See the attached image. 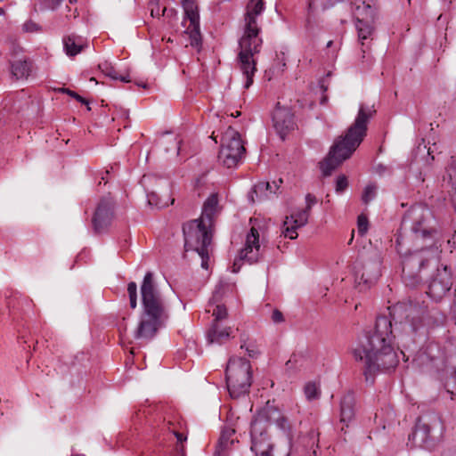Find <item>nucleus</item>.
<instances>
[{"mask_svg":"<svg viewBox=\"0 0 456 456\" xmlns=\"http://www.w3.org/2000/svg\"><path fill=\"white\" fill-rule=\"evenodd\" d=\"M388 315L376 317L373 330L367 334L365 341L354 350L356 361L363 363L365 381L372 383L379 371L394 369L398 363L393 347L397 338L403 347L416 342L419 334H424L427 327L443 325L445 315L437 306L416 308L398 303L387 308Z\"/></svg>","mask_w":456,"mask_h":456,"instance_id":"f257e3e1","label":"nucleus"},{"mask_svg":"<svg viewBox=\"0 0 456 456\" xmlns=\"http://www.w3.org/2000/svg\"><path fill=\"white\" fill-rule=\"evenodd\" d=\"M264 11L263 0H250L246 5L244 14V33L240 38V52L238 54L239 67L242 76L246 77L244 88H250L253 84L254 74L256 72V61L255 55L262 47L263 40L259 37L260 28L256 18Z\"/></svg>","mask_w":456,"mask_h":456,"instance_id":"f03ea898","label":"nucleus"},{"mask_svg":"<svg viewBox=\"0 0 456 456\" xmlns=\"http://www.w3.org/2000/svg\"><path fill=\"white\" fill-rule=\"evenodd\" d=\"M142 312L135 331V338L150 339L155 336L167 318V303L153 279L147 272L140 286Z\"/></svg>","mask_w":456,"mask_h":456,"instance_id":"7ed1b4c3","label":"nucleus"},{"mask_svg":"<svg viewBox=\"0 0 456 456\" xmlns=\"http://www.w3.org/2000/svg\"><path fill=\"white\" fill-rule=\"evenodd\" d=\"M373 106L360 105L354 123L332 146L328 157L320 163L324 175H330L346 159H349L364 140L368 122L375 114Z\"/></svg>","mask_w":456,"mask_h":456,"instance_id":"20e7f679","label":"nucleus"},{"mask_svg":"<svg viewBox=\"0 0 456 456\" xmlns=\"http://www.w3.org/2000/svg\"><path fill=\"white\" fill-rule=\"evenodd\" d=\"M271 422L284 428L287 419L281 415L276 407L267 403L251 421V452L255 456H273V444L267 433V424ZM283 456H288V453Z\"/></svg>","mask_w":456,"mask_h":456,"instance_id":"39448f33","label":"nucleus"},{"mask_svg":"<svg viewBox=\"0 0 456 456\" xmlns=\"http://www.w3.org/2000/svg\"><path fill=\"white\" fill-rule=\"evenodd\" d=\"M444 432L441 416L436 412H428L419 417L409 440L417 447L432 451L443 440Z\"/></svg>","mask_w":456,"mask_h":456,"instance_id":"423d86ee","label":"nucleus"},{"mask_svg":"<svg viewBox=\"0 0 456 456\" xmlns=\"http://www.w3.org/2000/svg\"><path fill=\"white\" fill-rule=\"evenodd\" d=\"M185 251H195L201 258V266L208 268L212 243L211 227L199 220H192L183 227Z\"/></svg>","mask_w":456,"mask_h":456,"instance_id":"0eeeda50","label":"nucleus"},{"mask_svg":"<svg viewBox=\"0 0 456 456\" xmlns=\"http://www.w3.org/2000/svg\"><path fill=\"white\" fill-rule=\"evenodd\" d=\"M224 292L225 285L218 284L207 309V312L212 313L214 317L213 323L208 331V340L211 344H223L231 337L232 328L224 325V321L226 320L228 314L226 306L221 303Z\"/></svg>","mask_w":456,"mask_h":456,"instance_id":"6e6552de","label":"nucleus"},{"mask_svg":"<svg viewBox=\"0 0 456 456\" xmlns=\"http://www.w3.org/2000/svg\"><path fill=\"white\" fill-rule=\"evenodd\" d=\"M226 382L230 395L240 397L250 389L252 385V366L242 357H232L226 367Z\"/></svg>","mask_w":456,"mask_h":456,"instance_id":"1a4fd4ad","label":"nucleus"},{"mask_svg":"<svg viewBox=\"0 0 456 456\" xmlns=\"http://www.w3.org/2000/svg\"><path fill=\"white\" fill-rule=\"evenodd\" d=\"M434 249L422 248L403 256L402 276L406 285L415 286L421 281L420 273L434 260Z\"/></svg>","mask_w":456,"mask_h":456,"instance_id":"9d476101","label":"nucleus"},{"mask_svg":"<svg viewBox=\"0 0 456 456\" xmlns=\"http://www.w3.org/2000/svg\"><path fill=\"white\" fill-rule=\"evenodd\" d=\"M244 155L245 146L240 134L230 126L223 135L219 160L224 167L231 168L236 167Z\"/></svg>","mask_w":456,"mask_h":456,"instance_id":"9b49d317","label":"nucleus"},{"mask_svg":"<svg viewBox=\"0 0 456 456\" xmlns=\"http://www.w3.org/2000/svg\"><path fill=\"white\" fill-rule=\"evenodd\" d=\"M381 258L379 253L372 252L363 256L355 266L356 278L365 284L375 282L380 276Z\"/></svg>","mask_w":456,"mask_h":456,"instance_id":"f8f14e48","label":"nucleus"},{"mask_svg":"<svg viewBox=\"0 0 456 456\" xmlns=\"http://www.w3.org/2000/svg\"><path fill=\"white\" fill-rule=\"evenodd\" d=\"M431 214L429 210L416 207L410 209L403 219V225L406 226L411 222V230L417 239H426L432 233V230L426 224Z\"/></svg>","mask_w":456,"mask_h":456,"instance_id":"ddd939ff","label":"nucleus"},{"mask_svg":"<svg viewBox=\"0 0 456 456\" xmlns=\"http://www.w3.org/2000/svg\"><path fill=\"white\" fill-rule=\"evenodd\" d=\"M261 255L259 233L255 227H251L249 233L246 235V244H244L239 256L235 259L233 271L238 272L240 270L242 261L249 264L257 262Z\"/></svg>","mask_w":456,"mask_h":456,"instance_id":"4468645a","label":"nucleus"},{"mask_svg":"<svg viewBox=\"0 0 456 456\" xmlns=\"http://www.w3.org/2000/svg\"><path fill=\"white\" fill-rule=\"evenodd\" d=\"M182 5L184 11V18L190 22L186 28V33L189 34L190 37V43L192 46L198 47L201 44V34L197 0H183Z\"/></svg>","mask_w":456,"mask_h":456,"instance_id":"2eb2a0df","label":"nucleus"},{"mask_svg":"<svg viewBox=\"0 0 456 456\" xmlns=\"http://www.w3.org/2000/svg\"><path fill=\"white\" fill-rule=\"evenodd\" d=\"M452 286V274L449 266L437 268L436 275L430 281L427 294L433 299L441 300Z\"/></svg>","mask_w":456,"mask_h":456,"instance_id":"dca6fc26","label":"nucleus"},{"mask_svg":"<svg viewBox=\"0 0 456 456\" xmlns=\"http://www.w3.org/2000/svg\"><path fill=\"white\" fill-rule=\"evenodd\" d=\"M114 201L110 196H104L99 202L93 217L94 231L100 233L105 231L114 217Z\"/></svg>","mask_w":456,"mask_h":456,"instance_id":"f3484780","label":"nucleus"},{"mask_svg":"<svg viewBox=\"0 0 456 456\" xmlns=\"http://www.w3.org/2000/svg\"><path fill=\"white\" fill-rule=\"evenodd\" d=\"M309 215V212L302 209L292 214L289 217L287 216L283 223L281 232L284 237L290 240L297 238V230L307 224Z\"/></svg>","mask_w":456,"mask_h":456,"instance_id":"a211bd4d","label":"nucleus"},{"mask_svg":"<svg viewBox=\"0 0 456 456\" xmlns=\"http://www.w3.org/2000/svg\"><path fill=\"white\" fill-rule=\"evenodd\" d=\"M273 127L281 139L285 134L294 128L295 123L293 114L285 108L277 107L273 113Z\"/></svg>","mask_w":456,"mask_h":456,"instance_id":"6ab92c4d","label":"nucleus"},{"mask_svg":"<svg viewBox=\"0 0 456 456\" xmlns=\"http://www.w3.org/2000/svg\"><path fill=\"white\" fill-rule=\"evenodd\" d=\"M428 354L431 355L432 359L441 358L444 361L445 371L448 375H450V379H452L454 385L453 388L456 387V346H453L452 344H449L444 347V351L441 353L439 356H433V346L430 345L428 346Z\"/></svg>","mask_w":456,"mask_h":456,"instance_id":"aec40b11","label":"nucleus"},{"mask_svg":"<svg viewBox=\"0 0 456 456\" xmlns=\"http://www.w3.org/2000/svg\"><path fill=\"white\" fill-rule=\"evenodd\" d=\"M220 211L218 194L217 192H213L207 198L203 205L201 216L198 220L212 227Z\"/></svg>","mask_w":456,"mask_h":456,"instance_id":"412c9836","label":"nucleus"},{"mask_svg":"<svg viewBox=\"0 0 456 456\" xmlns=\"http://www.w3.org/2000/svg\"><path fill=\"white\" fill-rule=\"evenodd\" d=\"M363 10L368 11L369 14L367 15V20L362 22L356 23L357 30H358V38L362 40V46H364V43L362 42L365 39H368L372 33L373 30V22L375 20V7L370 4H363Z\"/></svg>","mask_w":456,"mask_h":456,"instance_id":"4be33fe9","label":"nucleus"},{"mask_svg":"<svg viewBox=\"0 0 456 456\" xmlns=\"http://www.w3.org/2000/svg\"><path fill=\"white\" fill-rule=\"evenodd\" d=\"M234 436L235 429L225 428L221 433L214 456H228L229 451L235 442Z\"/></svg>","mask_w":456,"mask_h":456,"instance_id":"5701e85b","label":"nucleus"},{"mask_svg":"<svg viewBox=\"0 0 456 456\" xmlns=\"http://www.w3.org/2000/svg\"><path fill=\"white\" fill-rule=\"evenodd\" d=\"M354 405L355 396L354 393H346L343 396L340 403V420L341 422L346 423V427H348V422L354 417Z\"/></svg>","mask_w":456,"mask_h":456,"instance_id":"b1692460","label":"nucleus"},{"mask_svg":"<svg viewBox=\"0 0 456 456\" xmlns=\"http://www.w3.org/2000/svg\"><path fill=\"white\" fill-rule=\"evenodd\" d=\"M63 45L66 53L69 56H74L87 46V44L86 39L83 37L72 34L63 38Z\"/></svg>","mask_w":456,"mask_h":456,"instance_id":"393cba45","label":"nucleus"},{"mask_svg":"<svg viewBox=\"0 0 456 456\" xmlns=\"http://www.w3.org/2000/svg\"><path fill=\"white\" fill-rule=\"evenodd\" d=\"M272 195H274V191H271V183L269 182H258L253 186L249 199L254 203L270 199Z\"/></svg>","mask_w":456,"mask_h":456,"instance_id":"a878e982","label":"nucleus"},{"mask_svg":"<svg viewBox=\"0 0 456 456\" xmlns=\"http://www.w3.org/2000/svg\"><path fill=\"white\" fill-rule=\"evenodd\" d=\"M164 428H167L176 438V441H177L176 451L181 453H183V443L187 440V436L181 431V428H182L181 423L180 422L175 423L172 420H167L164 424Z\"/></svg>","mask_w":456,"mask_h":456,"instance_id":"bb28decb","label":"nucleus"},{"mask_svg":"<svg viewBox=\"0 0 456 456\" xmlns=\"http://www.w3.org/2000/svg\"><path fill=\"white\" fill-rule=\"evenodd\" d=\"M30 67L27 60H16L11 63V76L16 79H25L30 72Z\"/></svg>","mask_w":456,"mask_h":456,"instance_id":"cd10ccee","label":"nucleus"},{"mask_svg":"<svg viewBox=\"0 0 456 456\" xmlns=\"http://www.w3.org/2000/svg\"><path fill=\"white\" fill-rule=\"evenodd\" d=\"M99 68L103 74L109 76L112 79H119L122 82L129 83V80L127 79V75H119L118 71L109 61H103L100 62Z\"/></svg>","mask_w":456,"mask_h":456,"instance_id":"c85d7f7f","label":"nucleus"},{"mask_svg":"<svg viewBox=\"0 0 456 456\" xmlns=\"http://www.w3.org/2000/svg\"><path fill=\"white\" fill-rule=\"evenodd\" d=\"M304 393L308 400H313L319 397L321 391L319 386L315 382L310 381L305 384Z\"/></svg>","mask_w":456,"mask_h":456,"instance_id":"c756f323","label":"nucleus"},{"mask_svg":"<svg viewBox=\"0 0 456 456\" xmlns=\"http://www.w3.org/2000/svg\"><path fill=\"white\" fill-rule=\"evenodd\" d=\"M126 291H128V298H130V307L132 309H135L137 305V285L134 281L128 282V287H126Z\"/></svg>","mask_w":456,"mask_h":456,"instance_id":"7c9ffc66","label":"nucleus"},{"mask_svg":"<svg viewBox=\"0 0 456 456\" xmlns=\"http://www.w3.org/2000/svg\"><path fill=\"white\" fill-rule=\"evenodd\" d=\"M376 195V186L373 183L367 184L362 194V201L369 204Z\"/></svg>","mask_w":456,"mask_h":456,"instance_id":"2f4dec72","label":"nucleus"},{"mask_svg":"<svg viewBox=\"0 0 456 456\" xmlns=\"http://www.w3.org/2000/svg\"><path fill=\"white\" fill-rule=\"evenodd\" d=\"M363 4H368L367 2L363 1L362 4H358L357 2L354 4V16L356 17V20L358 22H362L366 20V15L368 14V11L364 10L362 7Z\"/></svg>","mask_w":456,"mask_h":456,"instance_id":"473e14b6","label":"nucleus"},{"mask_svg":"<svg viewBox=\"0 0 456 456\" xmlns=\"http://www.w3.org/2000/svg\"><path fill=\"white\" fill-rule=\"evenodd\" d=\"M342 0H309V9H314L317 3L320 2V5L323 8H330Z\"/></svg>","mask_w":456,"mask_h":456,"instance_id":"72a5a7b5","label":"nucleus"},{"mask_svg":"<svg viewBox=\"0 0 456 456\" xmlns=\"http://www.w3.org/2000/svg\"><path fill=\"white\" fill-rule=\"evenodd\" d=\"M348 186V180L347 177L344 175H339L337 179L336 183V191L338 193H342L346 190V187Z\"/></svg>","mask_w":456,"mask_h":456,"instance_id":"f704fd0d","label":"nucleus"},{"mask_svg":"<svg viewBox=\"0 0 456 456\" xmlns=\"http://www.w3.org/2000/svg\"><path fill=\"white\" fill-rule=\"evenodd\" d=\"M368 232V218L364 215L358 217V233L364 235Z\"/></svg>","mask_w":456,"mask_h":456,"instance_id":"c9c22d12","label":"nucleus"},{"mask_svg":"<svg viewBox=\"0 0 456 456\" xmlns=\"http://www.w3.org/2000/svg\"><path fill=\"white\" fill-rule=\"evenodd\" d=\"M275 64L281 70H284L286 66V57L283 52L276 53Z\"/></svg>","mask_w":456,"mask_h":456,"instance_id":"e433bc0d","label":"nucleus"},{"mask_svg":"<svg viewBox=\"0 0 456 456\" xmlns=\"http://www.w3.org/2000/svg\"><path fill=\"white\" fill-rule=\"evenodd\" d=\"M305 203H306V207H305V210H306L307 212L310 213L312 208L317 203V200H316L315 196H314V194H307L305 196Z\"/></svg>","mask_w":456,"mask_h":456,"instance_id":"4c0bfd02","label":"nucleus"},{"mask_svg":"<svg viewBox=\"0 0 456 456\" xmlns=\"http://www.w3.org/2000/svg\"><path fill=\"white\" fill-rule=\"evenodd\" d=\"M62 92L66 93L70 97L76 99L77 102L83 103V104H88V102L86 101L83 97L78 95L77 93L69 90V89H62Z\"/></svg>","mask_w":456,"mask_h":456,"instance_id":"58836bf2","label":"nucleus"},{"mask_svg":"<svg viewBox=\"0 0 456 456\" xmlns=\"http://www.w3.org/2000/svg\"><path fill=\"white\" fill-rule=\"evenodd\" d=\"M167 12V10L166 7H164L162 10H160V8L158 5H156L155 7L151 8V15L152 17L159 18L160 16H164Z\"/></svg>","mask_w":456,"mask_h":456,"instance_id":"ea45409f","label":"nucleus"},{"mask_svg":"<svg viewBox=\"0 0 456 456\" xmlns=\"http://www.w3.org/2000/svg\"><path fill=\"white\" fill-rule=\"evenodd\" d=\"M271 319H272V322L276 324L281 323L284 321L283 315L279 310H274L272 313Z\"/></svg>","mask_w":456,"mask_h":456,"instance_id":"a19ab883","label":"nucleus"},{"mask_svg":"<svg viewBox=\"0 0 456 456\" xmlns=\"http://www.w3.org/2000/svg\"><path fill=\"white\" fill-rule=\"evenodd\" d=\"M23 29L26 32H35L38 30V26L33 21H27L23 24Z\"/></svg>","mask_w":456,"mask_h":456,"instance_id":"79ce46f5","label":"nucleus"},{"mask_svg":"<svg viewBox=\"0 0 456 456\" xmlns=\"http://www.w3.org/2000/svg\"><path fill=\"white\" fill-rule=\"evenodd\" d=\"M392 415V412H388L387 413V416H390ZM375 420H377L378 419H379V422L382 423V428H385L386 427V422L387 421V419L388 417H387L386 419H384V416H383V411H377L375 413V417H374Z\"/></svg>","mask_w":456,"mask_h":456,"instance_id":"37998d69","label":"nucleus"},{"mask_svg":"<svg viewBox=\"0 0 456 456\" xmlns=\"http://www.w3.org/2000/svg\"><path fill=\"white\" fill-rule=\"evenodd\" d=\"M157 196L154 192H151V194H148V204L151 206H155L159 208H162V206H159V203L156 200Z\"/></svg>","mask_w":456,"mask_h":456,"instance_id":"c03bdc74","label":"nucleus"},{"mask_svg":"<svg viewBox=\"0 0 456 456\" xmlns=\"http://www.w3.org/2000/svg\"><path fill=\"white\" fill-rule=\"evenodd\" d=\"M45 1L47 2V6L52 9L55 8L61 2V0H45Z\"/></svg>","mask_w":456,"mask_h":456,"instance_id":"a18cd8bd","label":"nucleus"},{"mask_svg":"<svg viewBox=\"0 0 456 456\" xmlns=\"http://www.w3.org/2000/svg\"><path fill=\"white\" fill-rule=\"evenodd\" d=\"M246 351H248V355L251 358L256 357V354H258L256 349L254 347H246Z\"/></svg>","mask_w":456,"mask_h":456,"instance_id":"49530a36","label":"nucleus"},{"mask_svg":"<svg viewBox=\"0 0 456 456\" xmlns=\"http://www.w3.org/2000/svg\"><path fill=\"white\" fill-rule=\"evenodd\" d=\"M452 311L456 319V288H455V292H454V299H453V303L452 305Z\"/></svg>","mask_w":456,"mask_h":456,"instance_id":"de8ad7c7","label":"nucleus"},{"mask_svg":"<svg viewBox=\"0 0 456 456\" xmlns=\"http://www.w3.org/2000/svg\"><path fill=\"white\" fill-rule=\"evenodd\" d=\"M452 202L456 212V187L454 188L452 193Z\"/></svg>","mask_w":456,"mask_h":456,"instance_id":"09e8293b","label":"nucleus"},{"mask_svg":"<svg viewBox=\"0 0 456 456\" xmlns=\"http://www.w3.org/2000/svg\"><path fill=\"white\" fill-rule=\"evenodd\" d=\"M272 183L274 187V190H277L280 187V184L282 183V179L279 178L277 181H273Z\"/></svg>","mask_w":456,"mask_h":456,"instance_id":"8fccbe9b","label":"nucleus"},{"mask_svg":"<svg viewBox=\"0 0 456 456\" xmlns=\"http://www.w3.org/2000/svg\"><path fill=\"white\" fill-rule=\"evenodd\" d=\"M451 242H452V243H453V245H454V246H455V248H456V230H455V232H454V234H453V236H452V240H449V243H451Z\"/></svg>","mask_w":456,"mask_h":456,"instance_id":"3c124183","label":"nucleus"},{"mask_svg":"<svg viewBox=\"0 0 456 456\" xmlns=\"http://www.w3.org/2000/svg\"><path fill=\"white\" fill-rule=\"evenodd\" d=\"M445 386L448 387V391L451 392V390H450L451 383H450L449 379L446 381ZM452 393H453V392L452 391Z\"/></svg>","mask_w":456,"mask_h":456,"instance_id":"603ef678","label":"nucleus"},{"mask_svg":"<svg viewBox=\"0 0 456 456\" xmlns=\"http://www.w3.org/2000/svg\"><path fill=\"white\" fill-rule=\"evenodd\" d=\"M309 456H317V451L316 450H313V452L310 453Z\"/></svg>","mask_w":456,"mask_h":456,"instance_id":"864d4df0","label":"nucleus"},{"mask_svg":"<svg viewBox=\"0 0 456 456\" xmlns=\"http://www.w3.org/2000/svg\"><path fill=\"white\" fill-rule=\"evenodd\" d=\"M444 456H456V452H452V453H446L445 455Z\"/></svg>","mask_w":456,"mask_h":456,"instance_id":"5fc2aeb1","label":"nucleus"},{"mask_svg":"<svg viewBox=\"0 0 456 456\" xmlns=\"http://www.w3.org/2000/svg\"><path fill=\"white\" fill-rule=\"evenodd\" d=\"M395 242H396V245H397L398 247H400V246H401V242H400V240H399V238H397V239H396Z\"/></svg>","mask_w":456,"mask_h":456,"instance_id":"6e6d98bb","label":"nucleus"},{"mask_svg":"<svg viewBox=\"0 0 456 456\" xmlns=\"http://www.w3.org/2000/svg\"><path fill=\"white\" fill-rule=\"evenodd\" d=\"M240 115H241V113L240 111H237L236 115L232 114V116H234V117H240Z\"/></svg>","mask_w":456,"mask_h":456,"instance_id":"4d7b16f0","label":"nucleus"},{"mask_svg":"<svg viewBox=\"0 0 456 456\" xmlns=\"http://www.w3.org/2000/svg\"><path fill=\"white\" fill-rule=\"evenodd\" d=\"M271 190H272L273 191H274V193H276V191L274 190V187H273V183H271Z\"/></svg>","mask_w":456,"mask_h":456,"instance_id":"13d9d810","label":"nucleus"},{"mask_svg":"<svg viewBox=\"0 0 456 456\" xmlns=\"http://www.w3.org/2000/svg\"><path fill=\"white\" fill-rule=\"evenodd\" d=\"M332 45V41H329V43L327 44V46L330 47V45Z\"/></svg>","mask_w":456,"mask_h":456,"instance_id":"bf43d9fd","label":"nucleus"},{"mask_svg":"<svg viewBox=\"0 0 456 456\" xmlns=\"http://www.w3.org/2000/svg\"><path fill=\"white\" fill-rule=\"evenodd\" d=\"M77 0H69V3H70V4H75V3H77Z\"/></svg>","mask_w":456,"mask_h":456,"instance_id":"052dcab7","label":"nucleus"},{"mask_svg":"<svg viewBox=\"0 0 456 456\" xmlns=\"http://www.w3.org/2000/svg\"><path fill=\"white\" fill-rule=\"evenodd\" d=\"M4 10H3L2 8H0V16H1L2 14H4Z\"/></svg>","mask_w":456,"mask_h":456,"instance_id":"680f3d73","label":"nucleus"},{"mask_svg":"<svg viewBox=\"0 0 456 456\" xmlns=\"http://www.w3.org/2000/svg\"><path fill=\"white\" fill-rule=\"evenodd\" d=\"M212 138H214L215 142H217V140H216V138H215L214 134H212Z\"/></svg>","mask_w":456,"mask_h":456,"instance_id":"e2e57ef3","label":"nucleus"},{"mask_svg":"<svg viewBox=\"0 0 456 456\" xmlns=\"http://www.w3.org/2000/svg\"><path fill=\"white\" fill-rule=\"evenodd\" d=\"M212 138H214L215 142H217V140H216V138H215L214 134H212Z\"/></svg>","mask_w":456,"mask_h":456,"instance_id":"0e129e2a","label":"nucleus"},{"mask_svg":"<svg viewBox=\"0 0 456 456\" xmlns=\"http://www.w3.org/2000/svg\"><path fill=\"white\" fill-rule=\"evenodd\" d=\"M212 138H214L215 142H217V140H216V138H215L214 134H212Z\"/></svg>","mask_w":456,"mask_h":456,"instance_id":"69168bd1","label":"nucleus"},{"mask_svg":"<svg viewBox=\"0 0 456 456\" xmlns=\"http://www.w3.org/2000/svg\"><path fill=\"white\" fill-rule=\"evenodd\" d=\"M397 251H398L399 254H402L400 248H397Z\"/></svg>","mask_w":456,"mask_h":456,"instance_id":"338daca9","label":"nucleus"},{"mask_svg":"<svg viewBox=\"0 0 456 456\" xmlns=\"http://www.w3.org/2000/svg\"><path fill=\"white\" fill-rule=\"evenodd\" d=\"M169 12H170V13H173V12H175V10H174V9H171V10H169Z\"/></svg>","mask_w":456,"mask_h":456,"instance_id":"774afa93","label":"nucleus"}]
</instances>
